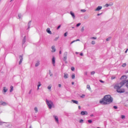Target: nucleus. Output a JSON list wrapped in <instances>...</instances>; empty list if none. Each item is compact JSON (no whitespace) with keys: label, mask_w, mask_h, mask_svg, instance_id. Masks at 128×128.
<instances>
[{"label":"nucleus","mask_w":128,"mask_h":128,"mask_svg":"<svg viewBox=\"0 0 128 128\" xmlns=\"http://www.w3.org/2000/svg\"><path fill=\"white\" fill-rule=\"evenodd\" d=\"M64 74V78H68V74Z\"/></svg>","instance_id":"nucleus-16"},{"label":"nucleus","mask_w":128,"mask_h":128,"mask_svg":"<svg viewBox=\"0 0 128 128\" xmlns=\"http://www.w3.org/2000/svg\"><path fill=\"white\" fill-rule=\"evenodd\" d=\"M76 78V76L74 75V74H72V80Z\"/></svg>","instance_id":"nucleus-21"},{"label":"nucleus","mask_w":128,"mask_h":128,"mask_svg":"<svg viewBox=\"0 0 128 128\" xmlns=\"http://www.w3.org/2000/svg\"><path fill=\"white\" fill-rule=\"evenodd\" d=\"M60 26H60V25H59V26H58V28H57V30H58L59 28H60Z\"/></svg>","instance_id":"nucleus-41"},{"label":"nucleus","mask_w":128,"mask_h":128,"mask_svg":"<svg viewBox=\"0 0 128 128\" xmlns=\"http://www.w3.org/2000/svg\"><path fill=\"white\" fill-rule=\"evenodd\" d=\"M80 114L82 116H84V114H88V112L86 111H82L80 112Z\"/></svg>","instance_id":"nucleus-6"},{"label":"nucleus","mask_w":128,"mask_h":128,"mask_svg":"<svg viewBox=\"0 0 128 128\" xmlns=\"http://www.w3.org/2000/svg\"><path fill=\"white\" fill-rule=\"evenodd\" d=\"M86 88L89 90H92V88H90V85H87Z\"/></svg>","instance_id":"nucleus-19"},{"label":"nucleus","mask_w":128,"mask_h":128,"mask_svg":"<svg viewBox=\"0 0 128 128\" xmlns=\"http://www.w3.org/2000/svg\"><path fill=\"white\" fill-rule=\"evenodd\" d=\"M46 102L48 104L49 108H52V106H54V103L52 102V100H48V99L46 100Z\"/></svg>","instance_id":"nucleus-3"},{"label":"nucleus","mask_w":128,"mask_h":128,"mask_svg":"<svg viewBox=\"0 0 128 128\" xmlns=\"http://www.w3.org/2000/svg\"><path fill=\"white\" fill-rule=\"evenodd\" d=\"M18 16L19 18H22V14H19L18 15Z\"/></svg>","instance_id":"nucleus-33"},{"label":"nucleus","mask_w":128,"mask_h":128,"mask_svg":"<svg viewBox=\"0 0 128 128\" xmlns=\"http://www.w3.org/2000/svg\"><path fill=\"white\" fill-rule=\"evenodd\" d=\"M80 122H84V120H80Z\"/></svg>","instance_id":"nucleus-42"},{"label":"nucleus","mask_w":128,"mask_h":128,"mask_svg":"<svg viewBox=\"0 0 128 128\" xmlns=\"http://www.w3.org/2000/svg\"><path fill=\"white\" fill-rule=\"evenodd\" d=\"M88 122H89V124H92V121L91 120H88Z\"/></svg>","instance_id":"nucleus-26"},{"label":"nucleus","mask_w":128,"mask_h":128,"mask_svg":"<svg viewBox=\"0 0 128 128\" xmlns=\"http://www.w3.org/2000/svg\"><path fill=\"white\" fill-rule=\"evenodd\" d=\"M12 0H11V2H12Z\"/></svg>","instance_id":"nucleus-62"},{"label":"nucleus","mask_w":128,"mask_h":128,"mask_svg":"<svg viewBox=\"0 0 128 128\" xmlns=\"http://www.w3.org/2000/svg\"><path fill=\"white\" fill-rule=\"evenodd\" d=\"M92 44H96V42H94V41H92Z\"/></svg>","instance_id":"nucleus-35"},{"label":"nucleus","mask_w":128,"mask_h":128,"mask_svg":"<svg viewBox=\"0 0 128 128\" xmlns=\"http://www.w3.org/2000/svg\"><path fill=\"white\" fill-rule=\"evenodd\" d=\"M42 86V84H40V82H38V88L37 90H40V86Z\"/></svg>","instance_id":"nucleus-18"},{"label":"nucleus","mask_w":128,"mask_h":128,"mask_svg":"<svg viewBox=\"0 0 128 128\" xmlns=\"http://www.w3.org/2000/svg\"><path fill=\"white\" fill-rule=\"evenodd\" d=\"M54 118L56 122H58V118L57 116H54Z\"/></svg>","instance_id":"nucleus-15"},{"label":"nucleus","mask_w":128,"mask_h":128,"mask_svg":"<svg viewBox=\"0 0 128 128\" xmlns=\"http://www.w3.org/2000/svg\"><path fill=\"white\" fill-rule=\"evenodd\" d=\"M96 74V72H94V71L91 72V74Z\"/></svg>","instance_id":"nucleus-38"},{"label":"nucleus","mask_w":128,"mask_h":128,"mask_svg":"<svg viewBox=\"0 0 128 128\" xmlns=\"http://www.w3.org/2000/svg\"><path fill=\"white\" fill-rule=\"evenodd\" d=\"M64 36H68V32H66L64 33Z\"/></svg>","instance_id":"nucleus-29"},{"label":"nucleus","mask_w":128,"mask_h":128,"mask_svg":"<svg viewBox=\"0 0 128 128\" xmlns=\"http://www.w3.org/2000/svg\"><path fill=\"white\" fill-rule=\"evenodd\" d=\"M46 32L49 34H52V31L50 28H48L46 30Z\"/></svg>","instance_id":"nucleus-8"},{"label":"nucleus","mask_w":128,"mask_h":128,"mask_svg":"<svg viewBox=\"0 0 128 128\" xmlns=\"http://www.w3.org/2000/svg\"><path fill=\"white\" fill-rule=\"evenodd\" d=\"M28 28H30V26H28Z\"/></svg>","instance_id":"nucleus-61"},{"label":"nucleus","mask_w":128,"mask_h":128,"mask_svg":"<svg viewBox=\"0 0 128 128\" xmlns=\"http://www.w3.org/2000/svg\"><path fill=\"white\" fill-rule=\"evenodd\" d=\"M114 108L115 110H116V108H118V106H114Z\"/></svg>","instance_id":"nucleus-43"},{"label":"nucleus","mask_w":128,"mask_h":128,"mask_svg":"<svg viewBox=\"0 0 128 128\" xmlns=\"http://www.w3.org/2000/svg\"><path fill=\"white\" fill-rule=\"evenodd\" d=\"M110 38H110V37L109 38H106V42H108V40H110Z\"/></svg>","instance_id":"nucleus-30"},{"label":"nucleus","mask_w":128,"mask_h":128,"mask_svg":"<svg viewBox=\"0 0 128 128\" xmlns=\"http://www.w3.org/2000/svg\"><path fill=\"white\" fill-rule=\"evenodd\" d=\"M26 42V36L24 37V38L23 40V44H24Z\"/></svg>","instance_id":"nucleus-25"},{"label":"nucleus","mask_w":128,"mask_h":128,"mask_svg":"<svg viewBox=\"0 0 128 128\" xmlns=\"http://www.w3.org/2000/svg\"><path fill=\"white\" fill-rule=\"evenodd\" d=\"M126 118V116H124V115L121 116V118L124 119V118Z\"/></svg>","instance_id":"nucleus-28"},{"label":"nucleus","mask_w":128,"mask_h":128,"mask_svg":"<svg viewBox=\"0 0 128 128\" xmlns=\"http://www.w3.org/2000/svg\"><path fill=\"white\" fill-rule=\"evenodd\" d=\"M58 38H59L58 36V37H56V38L54 39V42H56V40H58Z\"/></svg>","instance_id":"nucleus-23"},{"label":"nucleus","mask_w":128,"mask_h":128,"mask_svg":"<svg viewBox=\"0 0 128 128\" xmlns=\"http://www.w3.org/2000/svg\"><path fill=\"white\" fill-rule=\"evenodd\" d=\"M100 82H103V83H104V81H102V80H100Z\"/></svg>","instance_id":"nucleus-53"},{"label":"nucleus","mask_w":128,"mask_h":128,"mask_svg":"<svg viewBox=\"0 0 128 128\" xmlns=\"http://www.w3.org/2000/svg\"><path fill=\"white\" fill-rule=\"evenodd\" d=\"M127 78V77L126 76H122L121 78H120V80H126Z\"/></svg>","instance_id":"nucleus-7"},{"label":"nucleus","mask_w":128,"mask_h":128,"mask_svg":"<svg viewBox=\"0 0 128 128\" xmlns=\"http://www.w3.org/2000/svg\"><path fill=\"white\" fill-rule=\"evenodd\" d=\"M84 96H86L84 94H82V96H80V98H84Z\"/></svg>","instance_id":"nucleus-40"},{"label":"nucleus","mask_w":128,"mask_h":128,"mask_svg":"<svg viewBox=\"0 0 128 128\" xmlns=\"http://www.w3.org/2000/svg\"><path fill=\"white\" fill-rule=\"evenodd\" d=\"M0 102L2 106H6V102H2V101H1Z\"/></svg>","instance_id":"nucleus-13"},{"label":"nucleus","mask_w":128,"mask_h":128,"mask_svg":"<svg viewBox=\"0 0 128 128\" xmlns=\"http://www.w3.org/2000/svg\"><path fill=\"white\" fill-rule=\"evenodd\" d=\"M32 92V90H30L29 92V94H30Z\"/></svg>","instance_id":"nucleus-58"},{"label":"nucleus","mask_w":128,"mask_h":128,"mask_svg":"<svg viewBox=\"0 0 128 128\" xmlns=\"http://www.w3.org/2000/svg\"><path fill=\"white\" fill-rule=\"evenodd\" d=\"M3 92H8V89L6 88V87H4Z\"/></svg>","instance_id":"nucleus-17"},{"label":"nucleus","mask_w":128,"mask_h":128,"mask_svg":"<svg viewBox=\"0 0 128 128\" xmlns=\"http://www.w3.org/2000/svg\"><path fill=\"white\" fill-rule=\"evenodd\" d=\"M58 86H59V88H62V84H58Z\"/></svg>","instance_id":"nucleus-45"},{"label":"nucleus","mask_w":128,"mask_h":128,"mask_svg":"<svg viewBox=\"0 0 128 128\" xmlns=\"http://www.w3.org/2000/svg\"><path fill=\"white\" fill-rule=\"evenodd\" d=\"M50 76H52V74H50Z\"/></svg>","instance_id":"nucleus-60"},{"label":"nucleus","mask_w":128,"mask_h":128,"mask_svg":"<svg viewBox=\"0 0 128 128\" xmlns=\"http://www.w3.org/2000/svg\"><path fill=\"white\" fill-rule=\"evenodd\" d=\"M70 14L72 16V18H76V16L74 15V13L72 12H70Z\"/></svg>","instance_id":"nucleus-11"},{"label":"nucleus","mask_w":128,"mask_h":128,"mask_svg":"<svg viewBox=\"0 0 128 128\" xmlns=\"http://www.w3.org/2000/svg\"><path fill=\"white\" fill-rule=\"evenodd\" d=\"M72 85L74 84V82H72Z\"/></svg>","instance_id":"nucleus-54"},{"label":"nucleus","mask_w":128,"mask_h":128,"mask_svg":"<svg viewBox=\"0 0 128 128\" xmlns=\"http://www.w3.org/2000/svg\"><path fill=\"white\" fill-rule=\"evenodd\" d=\"M108 4H106V5H105V6H106V7H108Z\"/></svg>","instance_id":"nucleus-47"},{"label":"nucleus","mask_w":128,"mask_h":128,"mask_svg":"<svg viewBox=\"0 0 128 128\" xmlns=\"http://www.w3.org/2000/svg\"><path fill=\"white\" fill-rule=\"evenodd\" d=\"M48 90H51L52 86H48Z\"/></svg>","instance_id":"nucleus-39"},{"label":"nucleus","mask_w":128,"mask_h":128,"mask_svg":"<svg viewBox=\"0 0 128 128\" xmlns=\"http://www.w3.org/2000/svg\"><path fill=\"white\" fill-rule=\"evenodd\" d=\"M128 49H127V50H126V52H125L126 54V52H128Z\"/></svg>","instance_id":"nucleus-52"},{"label":"nucleus","mask_w":128,"mask_h":128,"mask_svg":"<svg viewBox=\"0 0 128 128\" xmlns=\"http://www.w3.org/2000/svg\"><path fill=\"white\" fill-rule=\"evenodd\" d=\"M71 70H72V72H74V67H72V68H71Z\"/></svg>","instance_id":"nucleus-32"},{"label":"nucleus","mask_w":128,"mask_h":128,"mask_svg":"<svg viewBox=\"0 0 128 128\" xmlns=\"http://www.w3.org/2000/svg\"><path fill=\"white\" fill-rule=\"evenodd\" d=\"M90 116H94V114H91V115H90Z\"/></svg>","instance_id":"nucleus-56"},{"label":"nucleus","mask_w":128,"mask_h":128,"mask_svg":"<svg viewBox=\"0 0 128 128\" xmlns=\"http://www.w3.org/2000/svg\"><path fill=\"white\" fill-rule=\"evenodd\" d=\"M91 38H92V40H96V37H92Z\"/></svg>","instance_id":"nucleus-37"},{"label":"nucleus","mask_w":128,"mask_h":128,"mask_svg":"<svg viewBox=\"0 0 128 128\" xmlns=\"http://www.w3.org/2000/svg\"><path fill=\"white\" fill-rule=\"evenodd\" d=\"M126 66V64H123L122 65V66H123V68H124V66Z\"/></svg>","instance_id":"nucleus-31"},{"label":"nucleus","mask_w":128,"mask_h":128,"mask_svg":"<svg viewBox=\"0 0 128 128\" xmlns=\"http://www.w3.org/2000/svg\"><path fill=\"white\" fill-rule=\"evenodd\" d=\"M97 16H100V14H98Z\"/></svg>","instance_id":"nucleus-57"},{"label":"nucleus","mask_w":128,"mask_h":128,"mask_svg":"<svg viewBox=\"0 0 128 128\" xmlns=\"http://www.w3.org/2000/svg\"><path fill=\"white\" fill-rule=\"evenodd\" d=\"M80 56H84V54L82 53H81V54H80Z\"/></svg>","instance_id":"nucleus-49"},{"label":"nucleus","mask_w":128,"mask_h":128,"mask_svg":"<svg viewBox=\"0 0 128 128\" xmlns=\"http://www.w3.org/2000/svg\"><path fill=\"white\" fill-rule=\"evenodd\" d=\"M76 42L75 40L72 41V42L71 43H70V44H74V42Z\"/></svg>","instance_id":"nucleus-44"},{"label":"nucleus","mask_w":128,"mask_h":128,"mask_svg":"<svg viewBox=\"0 0 128 128\" xmlns=\"http://www.w3.org/2000/svg\"><path fill=\"white\" fill-rule=\"evenodd\" d=\"M126 82H128V80H123L120 82L118 84H116L114 86V88H115V90H116V91L118 92H120V94L124 92V88L120 89V88H122V86H124V85L125 84H126Z\"/></svg>","instance_id":"nucleus-1"},{"label":"nucleus","mask_w":128,"mask_h":128,"mask_svg":"<svg viewBox=\"0 0 128 128\" xmlns=\"http://www.w3.org/2000/svg\"><path fill=\"white\" fill-rule=\"evenodd\" d=\"M72 102H74V104H78V100H72Z\"/></svg>","instance_id":"nucleus-12"},{"label":"nucleus","mask_w":128,"mask_h":128,"mask_svg":"<svg viewBox=\"0 0 128 128\" xmlns=\"http://www.w3.org/2000/svg\"><path fill=\"white\" fill-rule=\"evenodd\" d=\"M20 60L19 62V64H21L22 62L23 58H22V56H20Z\"/></svg>","instance_id":"nucleus-10"},{"label":"nucleus","mask_w":128,"mask_h":128,"mask_svg":"<svg viewBox=\"0 0 128 128\" xmlns=\"http://www.w3.org/2000/svg\"><path fill=\"white\" fill-rule=\"evenodd\" d=\"M127 84H126V86H127V88H128V81H127Z\"/></svg>","instance_id":"nucleus-46"},{"label":"nucleus","mask_w":128,"mask_h":128,"mask_svg":"<svg viewBox=\"0 0 128 128\" xmlns=\"http://www.w3.org/2000/svg\"><path fill=\"white\" fill-rule=\"evenodd\" d=\"M100 102L102 104H110V102H112V98L110 95H106L102 100H100Z\"/></svg>","instance_id":"nucleus-2"},{"label":"nucleus","mask_w":128,"mask_h":128,"mask_svg":"<svg viewBox=\"0 0 128 128\" xmlns=\"http://www.w3.org/2000/svg\"><path fill=\"white\" fill-rule=\"evenodd\" d=\"M29 128H32V126H30V127Z\"/></svg>","instance_id":"nucleus-59"},{"label":"nucleus","mask_w":128,"mask_h":128,"mask_svg":"<svg viewBox=\"0 0 128 128\" xmlns=\"http://www.w3.org/2000/svg\"><path fill=\"white\" fill-rule=\"evenodd\" d=\"M81 12H86V10H82Z\"/></svg>","instance_id":"nucleus-36"},{"label":"nucleus","mask_w":128,"mask_h":128,"mask_svg":"<svg viewBox=\"0 0 128 128\" xmlns=\"http://www.w3.org/2000/svg\"><path fill=\"white\" fill-rule=\"evenodd\" d=\"M102 8V7L101 6H98L96 10H95L96 11H98V10H100Z\"/></svg>","instance_id":"nucleus-9"},{"label":"nucleus","mask_w":128,"mask_h":128,"mask_svg":"<svg viewBox=\"0 0 128 128\" xmlns=\"http://www.w3.org/2000/svg\"><path fill=\"white\" fill-rule=\"evenodd\" d=\"M78 108L79 110H80L82 108L80 107V106H78Z\"/></svg>","instance_id":"nucleus-50"},{"label":"nucleus","mask_w":128,"mask_h":128,"mask_svg":"<svg viewBox=\"0 0 128 128\" xmlns=\"http://www.w3.org/2000/svg\"><path fill=\"white\" fill-rule=\"evenodd\" d=\"M76 40V42H78V41H80V40L77 39L76 40Z\"/></svg>","instance_id":"nucleus-51"},{"label":"nucleus","mask_w":128,"mask_h":128,"mask_svg":"<svg viewBox=\"0 0 128 128\" xmlns=\"http://www.w3.org/2000/svg\"><path fill=\"white\" fill-rule=\"evenodd\" d=\"M52 64L54 65V64H56V58H54V56L52 57Z\"/></svg>","instance_id":"nucleus-5"},{"label":"nucleus","mask_w":128,"mask_h":128,"mask_svg":"<svg viewBox=\"0 0 128 128\" xmlns=\"http://www.w3.org/2000/svg\"><path fill=\"white\" fill-rule=\"evenodd\" d=\"M84 30V27L82 26L81 28V32H83Z\"/></svg>","instance_id":"nucleus-24"},{"label":"nucleus","mask_w":128,"mask_h":128,"mask_svg":"<svg viewBox=\"0 0 128 128\" xmlns=\"http://www.w3.org/2000/svg\"><path fill=\"white\" fill-rule=\"evenodd\" d=\"M40 66V62H38L35 64V66Z\"/></svg>","instance_id":"nucleus-22"},{"label":"nucleus","mask_w":128,"mask_h":128,"mask_svg":"<svg viewBox=\"0 0 128 128\" xmlns=\"http://www.w3.org/2000/svg\"><path fill=\"white\" fill-rule=\"evenodd\" d=\"M60 54H62V51H60Z\"/></svg>","instance_id":"nucleus-55"},{"label":"nucleus","mask_w":128,"mask_h":128,"mask_svg":"<svg viewBox=\"0 0 128 128\" xmlns=\"http://www.w3.org/2000/svg\"><path fill=\"white\" fill-rule=\"evenodd\" d=\"M81 24L80 23H78L76 24V26L78 27L80 26Z\"/></svg>","instance_id":"nucleus-34"},{"label":"nucleus","mask_w":128,"mask_h":128,"mask_svg":"<svg viewBox=\"0 0 128 128\" xmlns=\"http://www.w3.org/2000/svg\"><path fill=\"white\" fill-rule=\"evenodd\" d=\"M67 56H68V53L65 52L64 53V58H63L64 62H66V60Z\"/></svg>","instance_id":"nucleus-4"},{"label":"nucleus","mask_w":128,"mask_h":128,"mask_svg":"<svg viewBox=\"0 0 128 128\" xmlns=\"http://www.w3.org/2000/svg\"><path fill=\"white\" fill-rule=\"evenodd\" d=\"M52 52H56V47L54 46H52Z\"/></svg>","instance_id":"nucleus-14"},{"label":"nucleus","mask_w":128,"mask_h":128,"mask_svg":"<svg viewBox=\"0 0 128 128\" xmlns=\"http://www.w3.org/2000/svg\"><path fill=\"white\" fill-rule=\"evenodd\" d=\"M116 78V77H112V80H114Z\"/></svg>","instance_id":"nucleus-48"},{"label":"nucleus","mask_w":128,"mask_h":128,"mask_svg":"<svg viewBox=\"0 0 128 128\" xmlns=\"http://www.w3.org/2000/svg\"><path fill=\"white\" fill-rule=\"evenodd\" d=\"M10 92H12L14 90V86H10Z\"/></svg>","instance_id":"nucleus-20"},{"label":"nucleus","mask_w":128,"mask_h":128,"mask_svg":"<svg viewBox=\"0 0 128 128\" xmlns=\"http://www.w3.org/2000/svg\"><path fill=\"white\" fill-rule=\"evenodd\" d=\"M34 110L36 112H38V108L36 107Z\"/></svg>","instance_id":"nucleus-27"}]
</instances>
